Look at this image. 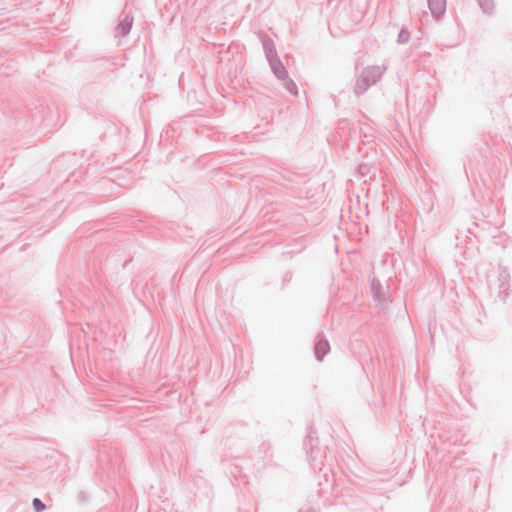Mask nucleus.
I'll return each mask as SVG.
<instances>
[{"label":"nucleus","mask_w":512,"mask_h":512,"mask_svg":"<svg viewBox=\"0 0 512 512\" xmlns=\"http://www.w3.org/2000/svg\"><path fill=\"white\" fill-rule=\"evenodd\" d=\"M431 11L440 16L446 8V0H428Z\"/></svg>","instance_id":"nucleus-1"},{"label":"nucleus","mask_w":512,"mask_h":512,"mask_svg":"<svg viewBox=\"0 0 512 512\" xmlns=\"http://www.w3.org/2000/svg\"><path fill=\"white\" fill-rule=\"evenodd\" d=\"M328 350L329 345L326 341H321L316 345V354L318 355L319 359H322Z\"/></svg>","instance_id":"nucleus-2"},{"label":"nucleus","mask_w":512,"mask_h":512,"mask_svg":"<svg viewBox=\"0 0 512 512\" xmlns=\"http://www.w3.org/2000/svg\"><path fill=\"white\" fill-rule=\"evenodd\" d=\"M33 506L37 512H41L45 509V505L38 498L33 500Z\"/></svg>","instance_id":"nucleus-3"},{"label":"nucleus","mask_w":512,"mask_h":512,"mask_svg":"<svg viewBox=\"0 0 512 512\" xmlns=\"http://www.w3.org/2000/svg\"><path fill=\"white\" fill-rule=\"evenodd\" d=\"M130 27H131V23H130V22L122 23V24L120 25V28L122 29V32H123V33L128 32V31H129V29H130Z\"/></svg>","instance_id":"nucleus-4"}]
</instances>
